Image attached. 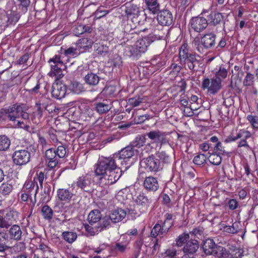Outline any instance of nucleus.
I'll return each mask as SVG.
<instances>
[{"instance_id":"f257e3e1","label":"nucleus","mask_w":258,"mask_h":258,"mask_svg":"<svg viewBox=\"0 0 258 258\" xmlns=\"http://www.w3.org/2000/svg\"><path fill=\"white\" fill-rule=\"evenodd\" d=\"M179 58L181 63L185 64L193 72L198 71L203 66V61L199 55L188 53L186 44H183L179 52Z\"/></svg>"},{"instance_id":"f03ea898","label":"nucleus","mask_w":258,"mask_h":258,"mask_svg":"<svg viewBox=\"0 0 258 258\" xmlns=\"http://www.w3.org/2000/svg\"><path fill=\"white\" fill-rule=\"evenodd\" d=\"M117 160L114 155L108 157H101L99 158L95 165V175L97 176L113 170H119V169H122V168L120 166Z\"/></svg>"},{"instance_id":"7ed1b4c3","label":"nucleus","mask_w":258,"mask_h":258,"mask_svg":"<svg viewBox=\"0 0 258 258\" xmlns=\"http://www.w3.org/2000/svg\"><path fill=\"white\" fill-rule=\"evenodd\" d=\"M48 63L51 68L49 75L51 77H55L57 79L62 78L63 76L62 71L67 68V62H64L63 57L59 55H55L49 59Z\"/></svg>"},{"instance_id":"20e7f679","label":"nucleus","mask_w":258,"mask_h":258,"mask_svg":"<svg viewBox=\"0 0 258 258\" xmlns=\"http://www.w3.org/2000/svg\"><path fill=\"white\" fill-rule=\"evenodd\" d=\"M139 150L134 149L131 145H128L123 149H121L118 153L114 154V156L117 159V161L121 167L124 168V170H126L131 165L129 163V159L139 153Z\"/></svg>"},{"instance_id":"39448f33","label":"nucleus","mask_w":258,"mask_h":258,"mask_svg":"<svg viewBox=\"0 0 258 258\" xmlns=\"http://www.w3.org/2000/svg\"><path fill=\"white\" fill-rule=\"evenodd\" d=\"M141 162L142 166L149 172L156 173L163 169V164L161 161L153 155L143 158Z\"/></svg>"},{"instance_id":"423d86ee","label":"nucleus","mask_w":258,"mask_h":258,"mask_svg":"<svg viewBox=\"0 0 258 258\" xmlns=\"http://www.w3.org/2000/svg\"><path fill=\"white\" fill-rule=\"evenodd\" d=\"M165 37V34L158 35L156 34H151L142 39H139L136 41L135 46L138 51L142 53H144L147 49L148 47L151 43L156 40L163 39Z\"/></svg>"},{"instance_id":"0eeeda50","label":"nucleus","mask_w":258,"mask_h":258,"mask_svg":"<svg viewBox=\"0 0 258 258\" xmlns=\"http://www.w3.org/2000/svg\"><path fill=\"white\" fill-rule=\"evenodd\" d=\"M202 88L203 90H207L210 94H217L222 88V83L220 79L217 77L212 78H205L202 81Z\"/></svg>"},{"instance_id":"6e6552de","label":"nucleus","mask_w":258,"mask_h":258,"mask_svg":"<svg viewBox=\"0 0 258 258\" xmlns=\"http://www.w3.org/2000/svg\"><path fill=\"white\" fill-rule=\"evenodd\" d=\"M121 175L122 170L119 169V170H113L98 176H99L101 183L106 185H110L115 183Z\"/></svg>"},{"instance_id":"1a4fd4ad","label":"nucleus","mask_w":258,"mask_h":258,"mask_svg":"<svg viewBox=\"0 0 258 258\" xmlns=\"http://www.w3.org/2000/svg\"><path fill=\"white\" fill-rule=\"evenodd\" d=\"M12 158L16 165H25L30 161L31 153L25 149L17 150L13 153Z\"/></svg>"},{"instance_id":"9d476101","label":"nucleus","mask_w":258,"mask_h":258,"mask_svg":"<svg viewBox=\"0 0 258 258\" xmlns=\"http://www.w3.org/2000/svg\"><path fill=\"white\" fill-rule=\"evenodd\" d=\"M150 139L153 143L160 144L161 146L168 143L166 133L159 130L151 131L145 134Z\"/></svg>"},{"instance_id":"9b49d317","label":"nucleus","mask_w":258,"mask_h":258,"mask_svg":"<svg viewBox=\"0 0 258 258\" xmlns=\"http://www.w3.org/2000/svg\"><path fill=\"white\" fill-rule=\"evenodd\" d=\"M157 20L161 25L169 26L173 22V14L167 9L162 10L157 13Z\"/></svg>"},{"instance_id":"f8f14e48","label":"nucleus","mask_w":258,"mask_h":258,"mask_svg":"<svg viewBox=\"0 0 258 258\" xmlns=\"http://www.w3.org/2000/svg\"><path fill=\"white\" fill-rule=\"evenodd\" d=\"M126 213L125 210L120 208H117L110 214L109 216H105L102 218L103 220L105 219L107 221V228L110 226V222L117 223L121 221L126 216Z\"/></svg>"},{"instance_id":"ddd939ff","label":"nucleus","mask_w":258,"mask_h":258,"mask_svg":"<svg viewBox=\"0 0 258 258\" xmlns=\"http://www.w3.org/2000/svg\"><path fill=\"white\" fill-rule=\"evenodd\" d=\"M107 221L102 219L96 225L94 226V224L85 225V228L88 234L91 236H94L107 228Z\"/></svg>"},{"instance_id":"4468645a","label":"nucleus","mask_w":258,"mask_h":258,"mask_svg":"<svg viewBox=\"0 0 258 258\" xmlns=\"http://www.w3.org/2000/svg\"><path fill=\"white\" fill-rule=\"evenodd\" d=\"M76 184L79 188L87 192L90 193L93 190L92 179L89 175H86L80 177Z\"/></svg>"},{"instance_id":"2eb2a0df","label":"nucleus","mask_w":258,"mask_h":258,"mask_svg":"<svg viewBox=\"0 0 258 258\" xmlns=\"http://www.w3.org/2000/svg\"><path fill=\"white\" fill-rule=\"evenodd\" d=\"M189 23L191 29L197 32H202L208 26L207 20L203 17L200 16L192 18Z\"/></svg>"},{"instance_id":"dca6fc26","label":"nucleus","mask_w":258,"mask_h":258,"mask_svg":"<svg viewBox=\"0 0 258 258\" xmlns=\"http://www.w3.org/2000/svg\"><path fill=\"white\" fill-rule=\"evenodd\" d=\"M94 109L99 114H106L113 107L111 100L104 99L102 101L96 102L94 104Z\"/></svg>"},{"instance_id":"f3484780","label":"nucleus","mask_w":258,"mask_h":258,"mask_svg":"<svg viewBox=\"0 0 258 258\" xmlns=\"http://www.w3.org/2000/svg\"><path fill=\"white\" fill-rule=\"evenodd\" d=\"M8 235L11 239L17 241H21L25 236V231L18 225L14 224L8 230Z\"/></svg>"},{"instance_id":"a211bd4d","label":"nucleus","mask_w":258,"mask_h":258,"mask_svg":"<svg viewBox=\"0 0 258 258\" xmlns=\"http://www.w3.org/2000/svg\"><path fill=\"white\" fill-rule=\"evenodd\" d=\"M51 88V94L53 97L60 99L65 96L67 88L66 85L61 82L53 83Z\"/></svg>"},{"instance_id":"6ab92c4d","label":"nucleus","mask_w":258,"mask_h":258,"mask_svg":"<svg viewBox=\"0 0 258 258\" xmlns=\"http://www.w3.org/2000/svg\"><path fill=\"white\" fill-rule=\"evenodd\" d=\"M199 248V243L197 240L191 238L184 245L182 250L184 254L195 256V253Z\"/></svg>"},{"instance_id":"aec40b11","label":"nucleus","mask_w":258,"mask_h":258,"mask_svg":"<svg viewBox=\"0 0 258 258\" xmlns=\"http://www.w3.org/2000/svg\"><path fill=\"white\" fill-rule=\"evenodd\" d=\"M143 185L144 188L148 191L155 192L159 187L157 179L151 176L145 178Z\"/></svg>"},{"instance_id":"412c9836","label":"nucleus","mask_w":258,"mask_h":258,"mask_svg":"<svg viewBox=\"0 0 258 258\" xmlns=\"http://www.w3.org/2000/svg\"><path fill=\"white\" fill-rule=\"evenodd\" d=\"M101 79L98 74L90 72L84 76V81L89 86L95 87L99 84Z\"/></svg>"},{"instance_id":"4be33fe9","label":"nucleus","mask_w":258,"mask_h":258,"mask_svg":"<svg viewBox=\"0 0 258 258\" xmlns=\"http://www.w3.org/2000/svg\"><path fill=\"white\" fill-rule=\"evenodd\" d=\"M216 35L212 33L205 34L201 37V40L206 49L213 47L216 43Z\"/></svg>"},{"instance_id":"5701e85b","label":"nucleus","mask_w":258,"mask_h":258,"mask_svg":"<svg viewBox=\"0 0 258 258\" xmlns=\"http://www.w3.org/2000/svg\"><path fill=\"white\" fill-rule=\"evenodd\" d=\"M224 15L220 13H211L209 16V24L213 26H216L221 23H223V29L225 28V23L223 21Z\"/></svg>"},{"instance_id":"b1692460","label":"nucleus","mask_w":258,"mask_h":258,"mask_svg":"<svg viewBox=\"0 0 258 258\" xmlns=\"http://www.w3.org/2000/svg\"><path fill=\"white\" fill-rule=\"evenodd\" d=\"M141 11L137 5L129 4L125 7V13L128 18H136L140 15Z\"/></svg>"},{"instance_id":"393cba45","label":"nucleus","mask_w":258,"mask_h":258,"mask_svg":"<svg viewBox=\"0 0 258 258\" xmlns=\"http://www.w3.org/2000/svg\"><path fill=\"white\" fill-rule=\"evenodd\" d=\"M12 108L14 110V113L16 112V115H13L15 118V121L16 118L21 117L22 119L25 120H28L29 118V114L23 110V107L22 105L20 104H13L12 105Z\"/></svg>"},{"instance_id":"a878e982","label":"nucleus","mask_w":258,"mask_h":258,"mask_svg":"<svg viewBox=\"0 0 258 258\" xmlns=\"http://www.w3.org/2000/svg\"><path fill=\"white\" fill-rule=\"evenodd\" d=\"M58 199L61 201L69 202L74 196V194L69 190L65 188H60L57 191Z\"/></svg>"},{"instance_id":"bb28decb","label":"nucleus","mask_w":258,"mask_h":258,"mask_svg":"<svg viewBox=\"0 0 258 258\" xmlns=\"http://www.w3.org/2000/svg\"><path fill=\"white\" fill-rule=\"evenodd\" d=\"M212 239L208 238L204 241L203 244V248L204 252L207 255H213L215 248L217 246Z\"/></svg>"},{"instance_id":"cd10ccee","label":"nucleus","mask_w":258,"mask_h":258,"mask_svg":"<svg viewBox=\"0 0 258 258\" xmlns=\"http://www.w3.org/2000/svg\"><path fill=\"white\" fill-rule=\"evenodd\" d=\"M147 9L153 14H157L160 10V4L158 0H145Z\"/></svg>"},{"instance_id":"c85d7f7f","label":"nucleus","mask_w":258,"mask_h":258,"mask_svg":"<svg viewBox=\"0 0 258 258\" xmlns=\"http://www.w3.org/2000/svg\"><path fill=\"white\" fill-rule=\"evenodd\" d=\"M102 215L98 210H94L90 212L88 216V221L90 224L100 223L102 219Z\"/></svg>"},{"instance_id":"c756f323","label":"nucleus","mask_w":258,"mask_h":258,"mask_svg":"<svg viewBox=\"0 0 258 258\" xmlns=\"http://www.w3.org/2000/svg\"><path fill=\"white\" fill-rule=\"evenodd\" d=\"M92 40L88 38H83L80 39L76 43L78 49H83V50L81 51V52L86 51L89 48H91L92 47Z\"/></svg>"},{"instance_id":"7c9ffc66","label":"nucleus","mask_w":258,"mask_h":258,"mask_svg":"<svg viewBox=\"0 0 258 258\" xmlns=\"http://www.w3.org/2000/svg\"><path fill=\"white\" fill-rule=\"evenodd\" d=\"M14 113L12 106L7 108H3L0 110V120L6 119V117L11 121H15V118L12 113Z\"/></svg>"},{"instance_id":"2f4dec72","label":"nucleus","mask_w":258,"mask_h":258,"mask_svg":"<svg viewBox=\"0 0 258 258\" xmlns=\"http://www.w3.org/2000/svg\"><path fill=\"white\" fill-rule=\"evenodd\" d=\"M215 249L213 255L216 257L219 258H228L230 254L229 251L223 246L217 245Z\"/></svg>"},{"instance_id":"473e14b6","label":"nucleus","mask_w":258,"mask_h":258,"mask_svg":"<svg viewBox=\"0 0 258 258\" xmlns=\"http://www.w3.org/2000/svg\"><path fill=\"white\" fill-rule=\"evenodd\" d=\"M77 234L72 231H64L61 234L62 238L67 243L72 244L77 238Z\"/></svg>"},{"instance_id":"72a5a7b5","label":"nucleus","mask_w":258,"mask_h":258,"mask_svg":"<svg viewBox=\"0 0 258 258\" xmlns=\"http://www.w3.org/2000/svg\"><path fill=\"white\" fill-rule=\"evenodd\" d=\"M250 137V133L244 130H240L239 132L236 134L235 136H229L226 139L225 142L227 143L235 141L237 139L240 138H244L246 139L247 138Z\"/></svg>"},{"instance_id":"f704fd0d","label":"nucleus","mask_w":258,"mask_h":258,"mask_svg":"<svg viewBox=\"0 0 258 258\" xmlns=\"http://www.w3.org/2000/svg\"><path fill=\"white\" fill-rule=\"evenodd\" d=\"M135 202L138 205L142 206L144 207H147L150 203V200L146 194L143 192L139 193L135 200Z\"/></svg>"},{"instance_id":"c9c22d12","label":"nucleus","mask_w":258,"mask_h":258,"mask_svg":"<svg viewBox=\"0 0 258 258\" xmlns=\"http://www.w3.org/2000/svg\"><path fill=\"white\" fill-rule=\"evenodd\" d=\"M125 54L129 57H138L140 54L141 52L137 49V47L135 45H127L124 48Z\"/></svg>"},{"instance_id":"e433bc0d","label":"nucleus","mask_w":258,"mask_h":258,"mask_svg":"<svg viewBox=\"0 0 258 258\" xmlns=\"http://www.w3.org/2000/svg\"><path fill=\"white\" fill-rule=\"evenodd\" d=\"M146 141V136L145 135H138L135 139L131 143L130 145L132 146L133 148H140L143 147L145 144Z\"/></svg>"},{"instance_id":"4c0bfd02","label":"nucleus","mask_w":258,"mask_h":258,"mask_svg":"<svg viewBox=\"0 0 258 258\" xmlns=\"http://www.w3.org/2000/svg\"><path fill=\"white\" fill-rule=\"evenodd\" d=\"M36 105L38 106V108L36 111L33 112L32 114L31 119L34 123L38 124L42 116V111L40 103H36Z\"/></svg>"},{"instance_id":"58836bf2","label":"nucleus","mask_w":258,"mask_h":258,"mask_svg":"<svg viewBox=\"0 0 258 258\" xmlns=\"http://www.w3.org/2000/svg\"><path fill=\"white\" fill-rule=\"evenodd\" d=\"M4 217L12 225L18 219L19 213L14 210H11L7 213Z\"/></svg>"},{"instance_id":"ea45409f","label":"nucleus","mask_w":258,"mask_h":258,"mask_svg":"<svg viewBox=\"0 0 258 258\" xmlns=\"http://www.w3.org/2000/svg\"><path fill=\"white\" fill-rule=\"evenodd\" d=\"M146 100L143 96H136L134 97L130 98L128 99V103L133 107L139 106L141 104L146 102Z\"/></svg>"},{"instance_id":"a19ab883","label":"nucleus","mask_w":258,"mask_h":258,"mask_svg":"<svg viewBox=\"0 0 258 258\" xmlns=\"http://www.w3.org/2000/svg\"><path fill=\"white\" fill-rule=\"evenodd\" d=\"M189 237V234L188 233L184 232L180 234L175 239L176 245L177 247H181L188 241Z\"/></svg>"},{"instance_id":"79ce46f5","label":"nucleus","mask_w":258,"mask_h":258,"mask_svg":"<svg viewBox=\"0 0 258 258\" xmlns=\"http://www.w3.org/2000/svg\"><path fill=\"white\" fill-rule=\"evenodd\" d=\"M192 45L195 49L199 53L202 54L205 52V49H206L202 40L199 38H196L192 41Z\"/></svg>"},{"instance_id":"37998d69","label":"nucleus","mask_w":258,"mask_h":258,"mask_svg":"<svg viewBox=\"0 0 258 258\" xmlns=\"http://www.w3.org/2000/svg\"><path fill=\"white\" fill-rule=\"evenodd\" d=\"M10 140L5 135L0 136V151H6L10 146Z\"/></svg>"},{"instance_id":"c03bdc74","label":"nucleus","mask_w":258,"mask_h":258,"mask_svg":"<svg viewBox=\"0 0 258 258\" xmlns=\"http://www.w3.org/2000/svg\"><path fill=\"white\" fill-rule=\"evenodd\" d=\"M91 28L89 26L79 25L74 29V33L75 35L79 36L85 32H91Z\"/></svg>"},{"instance_id":"a18cd8bd","label":"nucleus","mask_w":258,"mask_h":258,"mask_svg":"<svg viewBox=\"0 0 258 258\" xmlns=\"http://www.w3.org/2000/svg\"><path fill=\"white\" fill-rule=\"evenodd\" d=\"M13 186L8 182L3 183L0 186V194L6 196L9 195L13 190Z\"/></svg>"},{"instance_id":"49530a36","label":"nucleus","mask_w":258,"mask_h":258,"mask_svg":"<svg viewBox=\"0 0 258 258\" xmlns=\"http://www.w3.org/2000/svg\"><path fill=\"white\" fill-rule=\"evenodd\" d=\"M41 213L44 219L50 220L53 217V211L51 208L48 205H45L42 207Z\"/></svg>"},{"instance_id":"de8ad7c7","label":"nucleus","mask_w":258,"mask_h":258,"mask_svg":"<svg viewBox=\"0 0 258 258\" xmlns=\"http://www.w3.org/2000/svg\"><path fill=\"white\" fill-rule=\"evenodd\" d=\"M71 89L75 94H80L85 91L83 84L78 82L72 83Z\"/></svg>"},{"instance_id":"09e8293b","label":"nucleus","mask_w":258,"mask_h":258,"mask_svg":"<svg viewBox=\"0 0 258 258\" xmlns=\"http://www.w3.org/2000/svg\"><path fill=\"white\" fill-rule=\"evenodd\" d=\"M96 52L102 56L108 55L109 53V48L106 45L96 44L95 46Z\"/></svg>"},{"instance_id":"8fccbe9b","label":"nucleus","mask_w":258,"mask_h":258,"mask_svg":"<svg viewBox=\"0 0 258 258\" xmlns=\"http://www.w3.org/2000/svg\"><path fill=\"white\" fill-rule=\"evenodd\" d=\"M163 231V230H162L161 225L157 223L151 230V236L154 238H156L158 235H159L160 237H163L166 235L165 234H163V233H162Z\"/></svg>"},{"instance_id":"3c124183","label":"nucleus","mask_w":258,"mask_h":258,"mask_svg":"<svg viewBox=\"0 0 258 258\" xmlns=\"http://www.w3.org/2000/svg\"><path fill=\"white\" fill-rule=\"evenodd\" d=\"M24 187L27 189H29L27 192H31L33 191L34 195H35L37 190L38 189V186L37 182H33L32 181H28L26 182L24 184Z\"/></svg>"},{"instance_id":"603ef678","label":"nucleus","mask_w":258,"mask_h":258,"mask_svg":"<svg viewBox=\"0 0 258 258\" xmlns=\"http://www.w3.org/2000/svg\"><path fill=\"white\" fill-rule=\"evenodd\" d=\"M210 162L215 165H219L222 161V158L219 154L213 153L209 157Z\"/></svg>"},{"instance_id":"864d4df0","label":"nucleus","mask_w":258,"mask_h":258,"mask_svg":"<svg viewBox=\"0 0 258 258\" xmlns=\"http://www.w3.org/2000/svg\"><path fill=\"white\" fill-rule=\"evenodd\" d=\"M81 52V51H78V48H75L72 47H69L65 50L64 54L65 56H69L72 57L77 56Z\"/></svg>"},{"instance_id":"5fc2aeb1","label":"nucleus","mask_w":258,"mask_h":258,"mask_svg":"<svg viewBox=\"0 0 258 258\" xmlns=\"http://www.w3.org/2000/svg\"><path fill=\"white\" fill-rule=\"evenodd\" d=\"M182 67L174 62L172 63L169 67V70H170V74L173 75H177L181 71Z\"/></svg>"},{"instance_id":"6e6d98bb","label":"nucleus","mask_w":258,"mask_h":258,"mask_svg":"<svg viewBox=\"0 0 258 258\" xmlns=\"http://www.w3.org/2000/svg\"><path fill=\"white\" fill-rule=\"evenodd\" d=\"M227 74L228 72L227 70L224 67H220L219 71L216 73L214 77H217L218 79H220L222 82V79L227 77Z\"/></svg>"},{"instance_id":"4d7b16f0","label":"nucleus","mask_w":258,"mask_h":258,"mask_svg":"<svg viewBox=\"0 0 258 258\" xmlns=\"http://www.w3.org/2000/svg\"><path fill=\"white\" fill-rule=\"evenodd\" d=\"M224 231L229 233L235 234L239 231V229L237 225L234 223L232 226H225Z\"/></svg>"},{"instance_id":"13d9d810","label":"nucleus","mask_w":258,"mask_h":258,"mask_svg":"<svg viewBox=\"0 0 258 258\" xmlns=\"http://www.w3.org/2000/svg\"><path fill=\"white\" fill-rule=\"evenodd\" d=\"M254 75L247 73L243 81V85L245 86H250L253 83Z\"/></svg>"},{"instance_id":"bf43d9fd","label":"nucleus","mask_w":258,"mask_h":258,"mask_svg":"<svg viewBox=\"0 0 258 258\" xmlns=\"http://www.w3.org/2000/svg\"><path fill=\"white\" fill-rule=\"evenodd\" d=\"M206 160V157L204 154H199L195 156L193 159V162L198 165L203 164Z\"/></svg>"},{"instance_id":"052dcab7","label":"nucleus","mask_w":258,"mask_h":258,"mask_svg":"<svg viewBox=\"0 0 258 258\" xmlns=\"http://www.w3.org/2000/svg\"><path fill=\"white\" fill-rule=\"evenodd\" d=\"M173 225V222H169L164 220V222L161 225L162 230H163L162 231V233H163V234H165V235H166L169 229Z\"/></svg>"},{"instance_id":"680f3d73","label":"nucleus","mask_w":258,"mask_h":258,"mask_svg":"<svg viewBox=\"0 0 258 258\" xmlns=\"http://www.w3.org/2000/svg\"><path fill=\"white\" fill-rule=\"evenodd\" d=\"M58 157H56L46 160L48 167L50 169H53L55 167L58 163Z\"/></svg>"},{"instance_id":"e2e57ef3","label":"nucleus","mask_w":258,"mask_h":258,"mask_svg":"<svg viewBox=\"0 0 258 258\" xmlns=\"http://www.w3.org/2000/svg\"><path fill=\"white\" fill-rule=\"evenodd\" d=\"M247 120L250 122L254 128H258V116L248 115L247 116Z\"/></svg>"},{"instance_id":"0e129e2a","label":"nucleus","mask_w":258,"mask_h":258,"mask_svg":"<svg viewBox=\"0 0 258 258\" xmlns=\"http://www.w3.org/2000/svg\"><path fill=\"white\" fill-rule=\"evenodd\" d=\"M45 156L46 160L51 159V158H55L57 157L56 154V150L53 148H49L47 149L45 153Z\"/></svg>"},{"instance_id":"69168bd1","label":"nucleus","mask_w":258,"mask_h":258,"mask_svg":"<svg viewBox=\"0 0 258 258\" xmlns=\"http://www.w3.org/2000/svg\"><path fill=\"white\" fill-rule=\"evenodd\" d=\"M26 248L25 243L24 242H18L16 243L13 247V250L15 252H20L23 251Z\"/></svg>"},{"instance_id":"338daca9","label":"nucleus","mask_w":258,"mask_h":258,"mask_svg":"<svg viewBox=\"0 0 258 258\" xmlns=\"http://www.w3.org/2000/svg\"><path fill=\"white\" fill-rule=\"evenodd\" d=\"M158 157L159 158L160 161L161 160L163 162L165 163H168L170 162V158L169 155H168L165 152L162 151L159 152Z\"/></svg>"},{"instance_id":"774afa93","label":"nucleus","mask_w":258,"mask_h":258,"mask_svg":"<svg viewBox=\"0 0 258 258\" xmlns=\"http://www.w3.org/2000/svg\"><path fill=\"white\" fill-rule=\"evenodd\" d=\"M56 154L58 158H63L66 154V148L62 146H59L56 150Z\"/></svg>"}]
</instances>
